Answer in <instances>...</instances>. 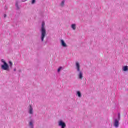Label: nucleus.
I'll use <instances>...</instances> for the list:
<instances>
[{
  "mask_svg": "<svg viewBox=\"0 0 128 128\" xmlns=\"http://www.w3.org/2000/svg\"><path fill=\"white\" fill-rule=\"evenodd\" d=\"M28 0H22V2H26Z\"/></svg>",
  "mask_w": 128,
  "mask_h": 128,
  "instance_id": "nucleus-18",
  "label": "nucleus"
},
{
  "mask_svg": "<svg viewBox=\"0 0 128 128\" xmlns=\"http://www.w3.org/2000/svg\"><path fill=\"white\" fill-rule=\"evenodd\" d=\"M66 2L64 1V0L62 3H61V4H60V6H62V7H64V3Z\"/></svg>",
  "mask_w": 128,
  "mask_h": 128,
  "instance_id": "nucleus-12",
  "label": "nucleus"
},
{
  "mask_svg": "<svg viewBox=\"0 0 128 128\" xmlns=\"http://www.w3.org/2000/svg\"><path fill=\"white\" fill-rule=\"evenodd\" d=\"M32 4H36V0H32Z\"/></svg>",
  "mask_w": 128,
  "mask_h": 128,
  "instance_id": "nucleus-17",
  "label": "nucleus"
},
{
  "mask_svg": "<svg viewBox=\"0 0 128 128\" xmlns=\"http://www.w3.org/2000/svg\"><path fill=\"white\" fill-rule=\"evenodd\" d=\"M118 120H120V114H118Z\"/></svg>",
  "mask_w": 128,
  "mask_h": 128,
  "instance_id": "nucleus-16",
  "label": "nucleus"
},
{
  "mask_svg": "<svg viewBox=\"0 0 128 128\" xmlns=\"http://www.w3.org/2000/svg\"><path fill=\"white\" fill-rule=\"evenodd\" d=\"M76 69L78 72H79L78 74V78H80V80H82V78H84V74L82 73V72L80 71V64L78 62H76Z\"/></svg>",
  "mask_w": 128,
  "mask_h": 128,
  "instance_id": "nucleus-2",
  "label": "nucleus"
},
{
  "mask_svg": "<svg viewBox=\"0 0 128 128\" xmlns=\"http://www.w3.org/2000/svg\"><path fill=\"white\" fill-rule=\"evenodd\" d=\"M114 126L116 128H118L120 126V120H115Z\"/></svg>",
  "mask_w": 128,
  "mask_h": 128,
  "instance_id": "nucleus-6",
  "label": "nucleus"
},
{
  "mask_svg": "<svg viewBox=\"0 0 128 128\" xmlns=\"http://www.w3.org/2000/svg\"><path fill=\"white\" fill-rule=\"evenodd\" d=\"M58 126H60L62 128H66V122H64L62 120H60L58 122Z\"/></svg>",
  "mask_w": 128,
  "mask_h": 128,
  "instance_id": "nucleus-4",
  "label": "nucleus"
},
{
  "mask_svg": "<svg viewBox=\"0 0 128 128\" xmlns=\"http://www.w3.org/2000/svg\"><path fill=\"white\" fill-rule=\"evenodd\" d=\"M4 18H6V14H4Z\"/></svg>",
  "mask_w": 128,
  "mask_h": 128,
  "instance_id": "nucleus-19",
  "label": "nucleus"
},
{
  "mask_svg": "<svg viewBox=\"0 0 128 128\" xmlns=\"http://www.w3.org/2000/svg\"><path fill=\"white\" fill-rule=\"evenodd\" d=\"M62 46L63 48H68V44H66V43L64 42V40H60Z\"/></svg>",
  "mask_w": 128,
  "mask_h": 128,
  "instance_id": "nucleus-7",
  "label": "nucleus"
},
{
  "mask_svg": "<svg viewBox=\"0 0 128 128\" xmlns=\"http://www.w3.org/2000/svg\"><path fill=\"white\" fill-rule=\"evenodd\" d=\"M63 68L62 66H60L58 68V72H60V70H62Z\"/></svg>",
  "mask_w": 128,
  "mask_h": 128,
  "instance_id": "nucleus-14",
  "label": "nucleus"
},
{
  "mask_svg": "<svg viewBox=\"0 0 128 128\" xmlns=\"http://www.w3.org/2000/svg\"><path fill=\"white\" fill-rule=\"evenodd\" d=\"M28 114L32 116L34 114V108H32V105L30 106Z\"/></svg>",
  "mask_w": 128,
  "mask_h": 128,
  "instance_id": "nucleus-5",
  "label": "nucleus"
},
{
  "mask_svg": "<svg viewBox=\"0 0 128 128\" xmlns=\"http://www.w3.org/2000/svg\"><path fill=\"white\" fill-rule=\"evenodd\" d=\"M9 64L10 66V68H12V66H13L12 62H9Z\"/></svg>",
  "mask_w": 128,
  "mask_h": 128,
  "instance_id": "nucleus-13",
  "label": "nucleus"
},
{
  "mask_svg": "<svg viewBox=\"0 0 128 128\" xmlns=\"http://www.w3.org/2000/svg\"><path fill=\"white\" fill-rule=\"evenodd\" d=\"M123 72H128V66H125L122 68Z\"/></svg>",
  "mask_w": 128,
  "mask_h": 128,
  "instance_id": "nucleus-10",
  "label": "nucleus"
},
{
  "mask_svg": "<svg viewBox=\"0 0 128 128\" xmlns=\"http://www.w3.org/2000/svg\"><path fill=\"white\" fill-rule=\"evenodd\" d=\"M71 28L74 30H76V24H73L72 25Z\"/></svg>",
  "mask_w": 128,
  "mask_h": 128,
  "instance_id": "nucleus-9",
  "label": "nucleus"
},
{
  "mask_svg": "<svg viewBox=\"0 0 128 128\" xmlns=\"http://www.w3.org/2000/svg\"><path fill=\"white\" fill-rule=\"evenodd\" d=\"M77 96H78V98H82V93H80V92H77Z\"/></svg>",
  "mask_w": 128,
  "mask_h": 128,
  "instance_id": "nucleus-11",
  "label": "nucleus"
},
{
  "mask_svg": "<svg viewBox=\"0 0 128 128\" xmlns=\"http://www.w3.org/2000/svg\"><path fill=\"white\" fill-rule=\"evenodd\" d=\"M41 32V40L42 42L44 41V38L46 36V22H42V24L41 29L40 30Z\"/></svg>",
  "mask_w": 128,
  "mask_h": 128,
  "instance_id": "nucleus-1",
  "label": "nucleus"
},
{
  "mask_svg": "<svg viewBox=\"0 0 128 128\" xmlns=\"http://www.w3.org/2000/svg\"><path fill=\"white\" fill-rule=\"evenodd\" d=\"M1 62L4 64L3 65L1 66L2 70H6V72H10V70L8 64V63H6L4 60H2Z\"/></svg>",
  "mask_w": 128,
  "mask_h": 128,
  "instance_id": "nucleus-3",
  "label": "nucleus"
},
{
  "mask_svg": "<svg viewBox=\"0 0 128 128\" xmlns=\"http://www.w3.org/2000/svg\"><path fill=\"white\" fill-rule=\"evenodd\" d=\"M34 121L32 120H31L30 122H29V126L30 128H34Z\"/></svg>",
  "mask_w": 128,
  "mask_h": 128,
  "instance_id": "nucleus-8",
  "label": "nucleus"
},
{
  "mask_svg": "<svg viewBox=\"0 0 128 128\" xmlns=\"http://www.w3.org/2000/svg\"><path fill=\"white\" fill-rule=\"evenodd\" d=\"M14 72H16V69L15 68V69L14 70Z\"/></svg>",
  "mask_w": 128,
  "mask_h": 128,
  "instance_id": "nucleus-20",
  "label": "nucleus"
},
{
  "mask_svg": "<svg viewBox=\"0 0 128 128\" xmlns=\"http://www.w3.org/2000/svg\"><path fill=\"white\" fill-rule=\"evenodd\" d=\"M16 6L18 8V10L20 8L18 7V2H16Z\"/></svg>",
  "mask_w": 128,
  "mask_h": 128,
  "instance_id": "nucleus-15",
  "label": "nucleus"
}]
</instances>
